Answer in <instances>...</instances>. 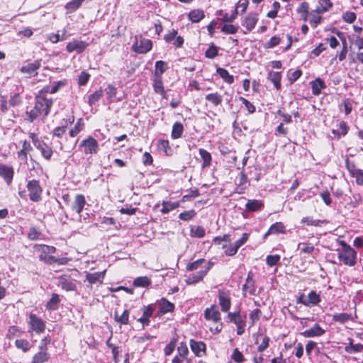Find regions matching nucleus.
<instances>
[{"label": "nucleus", "mask_w": 363, "mask_h": 363, "mask_svg": "<svg viewBox=\"0 0 363 363\" xmlns=\"http://www.w3.org/2000/svg\"><path fill=\"white\" fill-rule=\"evenodd\" d=\"M35 147L40 150L42 156L45 159L50 160L51 158L52 155V148L45 143L40 142L39 146H35Z\"/></svg>", "instance_id": "nucleus-26"}, {"label": "nucleus", "mask_w": 363, "mask_h": 363, "mask_svg": "<svg viewBox=\"0 0 363 363\" xmlns=\"http://www.w3.org/2000/svg\"><path fill=\"white\" fill-rule=\"evenodd\" d=\"M223 248L225 250V255L228 256H233L235 255L238 250L233 244H230L229 245H225L223 246Z\"/></svg>", "instance_id": "nucleus-57"}, {"label": "nucleus", "mask_w": 363, "mask_h": 363, "mask_svg": "<svg viewBox=\"0 0 363 363\" xmlns=\"http://www.w3.org/2000/svg\"><path fill=\"white\" fill-rule=\"evenodd\" d=\"M87 46L86 42L74 39L67 43L66 50L68 52H76L79 54L83 52Z\"/></svg>", "instance_id": "nucleus-8"}, {"label": "nucleus", "mask_w": 363, "mask_h": 363, "mask_svg": "<svg viewBox=\"0 0 363 363\" xmlns=\"http://www.w3.org/2000/svg\"><path fill=\"white\" fill-rule=\"evenodd\" d=\"M191 235L196 238H203L205 235V230L201 226H194L191 228Z\"/></svg>", "instance_id": "nucleus-47"}, {"label": "nucleus", "mask_w": 363, "mask_h": 363, "mask_svg": "<svg viewBox=\"0 0 363 363\" xmlns=\"http://www.w3.org/2000/svg\"><path fill=\"white\" fill-rule=\"evenodd\" d=\"M263 206H264V203L262 201L252 199V200L247 201V202L245 205V208H246V210L248 211H256L259 210L261 208H262Z\"/></svg>", "instance_id": "nucleus-22"}, {"label": "nucleus", "mask_w": 363, "mask_h": 363, "mask_svg": "<svg viewBox=\"0 0 363 363\" xmlns=\"http://www.w3.org/2000/svg\"><path fill=\"white\" fill-rule=\"evenodd\" d=\"M318 5L315 9V12L318 13H324L333 6L330 0H317Z\"/></svg>", "instance_id": "nucleus-21"}, {"label": "nucleus", "mask_w": 363, "mask_h": 363, "mask_svg": "<svg viewBox=\"0 0 363 363\" xmlns=\"http://www.w3.org/2000/svg\"><path fill=\"white\" fill-rule=\"evenodd\" d=\"M325 333V330L323 329L319 325L315 324L310 329L306 330L302 332L301 334L302 336L305 337H319L323 335Z\"/></svg>", "instance_id": "nucleus-11"}, {"label": "nucleus", "mask_w": 363, "mask_h": 363, "mask_svg": "<svg viewBox=\"0 0 363 363\" xmlns=\"http://www.w3.org/2000/svg\"><path fill=\"white\" fill-rule=\"evenodd\" d=\"M206 100L211 102L213 106H217L221 104L223 96L218 92L211 93L206 96Z\"/></svg>", "instance_id": "nucleus-30"}, {"label": "nucleus", "mask_w": 363, "mask_h": 363, "mask_svg": "<svg viewBox=\"0 0 363 363\" xmlns=\"http://www.w3.org/2000/svg\"><path fill=\"white\" fill-rule=\"evenodd\" d=\"M268 79L274 84V87L278 90L281 87V75L279 72H269Z\"/></svg>", "instance_id": "nucleus-25"}, {"label": "nucleus", "mask_w": 363, "mask_h": 363, "mask_svg": "<svg viewBox=\"0 0 363 363\" xmlns=\"http://www.w3.org/2000/svg\"><path fill=\"white\" fill-rule=\"evenodd\" d=\"M152 47V41L147 38L135 37V42L132 45V50L138 53L144 54L149 52Z\"/></svg>", "instance_id": "nucleus-5"}, {"label": "nucleus", "mask_w": 363, "mask_h": 363, "mask_svg": "<svg viewBox=\"0 0 363 363\" xmlns=\"http://www.w3.org/2000/svg\"><path fill=\"white\" fill-rule=\"evenodd\" d=\"M242 291L245 296L247 293H249L251 295H254L255 294L256 288L255 286V282L251 272L247 275L246 282L242 286Z\"/></svg>", "instance_id": "nucleus-15"}, {"label": "nucleus", "mask_w": 363, "mask_h": 363, "mask_svg": "<svg viewBox=\"0 0 363 363\" xmlns=\"http://www.w3.org/2000/svg\"><path fill=\"white\" fill-rule=\"evenodd\" d=\"M196 216V211L194 210H189L184 212H182L179 214V217L181 220L184 221H189L194 218Z\"/></svg>", "instance_id": "nucleus-48"}, {"label": "nucleus", "mask_w": 363, "mask_h": 363, "mask_svg": "<svg viewBox=\"0 0 363 363\" xmlns=\"http://www.w3.org/2000/svg\"><path fill=\"white\" fill-rule=\"evenodd\" d=\"M80 6L81 5L79 4V1L72 0L65 5V9L67 10L68 13H72L78 9Z\"/></svg>", "instance_id": "nucleus-51"}, {"label": "nucleus", "mask_w": 363, "mask_h": 363, "mask_svg": "<svg viewBox=\"0 0 363 363\" xmlns=\"http://www.w3.org/2000/svg\"><path fill=\"white\" fill-rule=\"evenodd\" d=\"M177 338L176 337H174L170 342L169 344H167L164 350V354L166 355H170L174 348H175V346H176V342H177Z\"/></svg>", "instance_id": "nucleus-54"}, {"label": "nucleus", "mask_w": 363, "mask_h": 363, "mask_svg": "<svg viewBox=\"0 0 363 363\" xmlns=\"http://www.w3.org/2000/svg\"><path fill=\"white\" fill-rule=\"evenodd\" d=\"M199 155L203 160V163L201 164L202 168L209 167L212 160L211 154L204 149H199Z\"/></svg>", "instance_id": "nucleus-29"}, {"label": "nucleus", "mask_w": 363, "mask_h": 363, "mask_svg": "<svg viewBox=\"0 0 363 363\" xmlns=\"http://www.w3.org/2000/svg\"><path fill=\"white\" fill-rule=\"evenodd\" d=\"M298 247L301 249V252L306 254H311L314 250V246L305 243H299Z\"/></svg>", "instance_id": "nucleus-58"}, {"label": "nucleus", "mask_w": 363, "mask_h": 363, "mask_svg": "<svg viewBox=\"0 0 363 363\" xmlns=\"http://www.w3.org/2000/svg\"><path fill=\"white\" fill-rule=\"evenodd\" d=\"M320 223H321L320 220H313L311 217H305V218H303L301 220V223L306 224L308 225L318 226L320 225Z\"/></svg>", "instance_id": "nucleus-63"}, {"label": "nucleus", "mask_w": 363, "mask_h": 363, "mask_svg": "<svg viewBox=\"0 0 363 363\" xmlns=\"http://www.w3.org/2000/svg\"><path fill=\"white\" fill-rule=\"evenodd\" d=\"M104 277V272H95L88 273L86 274V279L91 284H95L96 282H101Z\"/></svg>", "instance_id": "nucleus-33"}, {"label": "nucleus", "mask_w": 363, "mask_h": 363, "mask_svg": "<svg viewBox=\"0 0 363 363\" xmlns=\"http://www.w3.org/2000/svg\"><path fill=\"white\" fill-rule=\"evenodd\" d=\"M204 315L206 320H212L215 323L218 322L220 319V312L215 306L206 308Z\"/></svg>", "instance_id": "nucleus-16"}, {"label": "nucleus", "mask_w": 363, "mask_h": 363, "mask_svg": "<svg viewBox=\"0 0 363 363\" xmlns=\"http://www.w3.org/2000/svg\"><path fill=\"white\" fill-rule=\"evenodd\" d=\"M231 358L237 363L243 362L245 360L242 353L238 348L234 349Z\"/></svg>", "instance_id": "nucleus-53"}, {"label": "nucleus", "mask_w": 363, "mask_h": 363, "mask_svg": "<svg viewBox=\"0 0 363 363\" xmlns=\"http://www.w3.org/2000/svg\"><path fill=\"white\" fill-rule=\"evenodd\" d=\"M349 170L352 173V175L356 178V182L358 184H363V172L361 169H351L349 167Z\"/></svg>", "instance_id": "nucleus-45"}, {"label": "nucleus", "mask_w": 363, "mask_h": 363, "mask_svg": "<svg viewBox=\"0 0 363 363\" xmlns=\"http://www.w3.org/2000/svg\"><path fill=\"white\" fill-rule=\"evenodd\" d=\"M206 57L208 58H214L218 55V49L215 45L210 46L205 52Z\"/></svg>", "instance_id": "nucleus-60"}, {"label": "nucleus", "mask_w": 363, "mask_h": 363, "mask_svg": "<svg viewBox=\"0 0 363 363\" xmlns=\"http://www.w3.org/2000/svg\"><path fill=\"white\" fill-rule=\"evenodd\" d=\"M180 204L179 201L171 202L164 201L162 202V208L161 209V212L164 214L168 213L171 211L179 207Z\"/></svg>", "instance_id": "nucleus-31"}, {"label": "nucleus", "mask_w": 363, "mask_h": 363, "mask_svg": "<svg viewBox=\"0 0 363 363\" xmlns=\"http://www.w3.org/2000/svg\"><path fill=\"white\" fill-rule=\"evenodd\" d=\"M258 21V17L257 14H248L245 18V20L242 23V26L247 29V32L251 31L255 26L257 22Z\"/></svg>", "instance_id": "nucleus-18"}, {"label": "nucleus", "mask_w": 363, "mask_h": 363, "mask_svg": "<svg viewBox=\"0 0 363 363\" xmlns=\"http://www.w3.org/2000/svg\"><path fill=\"white\" fill-rule=\"evenodd\" d=\"M28 325L33 330L38 334L43 333L45 329L44 321L33 313H30L29 315Z\"/></svg>", "instance_id": "nucleus-7"}, {"label": "nucleus", "mask_w": 363, "mask_h": 363, "mask_svg": "<svg viewBox=\"0 0 363 363\" xmlns=\"http://www.w3.org/2000/svg\"><path fill=\"white\" fill-rule=\"evenodd\" d=\"M269 342V337H267L266 335L262 336V342L259 344V345L258 346L257 350L259 352H262L264 350H265L268 347Z\"/></svg>", "instance_id": "nucleus-59"}, {"label": "nucleus", "mask_w": 363, "mask_h": 363, "mask_svg": "<svg viewBox=\"0 0 363 363\" xmlns=\"http://www.w3.org/2000/svg\"><path fill=\"white\" fill-rule=\"evenodd\" d=\"M279 259H280V256L278 255H268L266 258L267 264L270 267H272V266L277 264V262L279 261Z\"/></svg>", "instance_id": "nucleus-62"}, {"label": "nucleus", "mask_w": 363, "mask_h": 363, "mask_svg": "<svg viewBox=\"0 0 363 363\" xmlns=\"http://www.w3.org/2000/svg\"><path fill=\"white\" fill-rule=\"evenodd\" d=\"M0 176L5 179L8 184H9L11 182L13 176V168L5 164H1Z\"/></svg>", "instance_id": "nucleus-17"}, {"label": "nucleus", "mask_w": 363, "mask_h": 363, "mask_svg": "<svg viewBox=\"0 0 363 363\" xmlns=\"http://www.w3.org/2000/svg\"><path fill=\"white\" fill-rule=\"evenodd\" d=\"M261 315V311L259 309H255L250 313V325H253L256 321H257Z\"/></svg>", "instance_id": "nucleus-55"}, {"label": "nucleus", "mask_w": 363, "mask_h": 363, "mask_svg": "<svg viewBox=\"0 0 363 363\" xmlns=\"http://www.w3.org/2000/svg\"><path fill=\"white\" fill-rule=\"evenodd\" d=\"M311 86L313 94L314 95H318L320 93L321 89L325 87V85L323 80L318 78L311 82Z\"/></svg>", "instance_id": "nucleus-32"}, {"label": "nucleus", "mask_w": 363, "mask_h": 363, "mask_svg": "<svg viewBox=\"0 0 363 363\" xmlns=\"http://www.w3.org/2000/svg\"><path fill=\"white\" fill-rule=\"evenodd\" d=\"M52 105V100L48 99L42 93L36 96L35 104L33 108L27 111V115L30 121H33L40 115L47 116Z\"/></svg>", "instance_id": "nucleus-1"}, {"label": "nucleus", "mask_w": 363, "mask_h": 363, "mask_svg": "<svg viewBox=\"0 0 363 363\" xmlns=\"http://www.w3.org/2000/svg\"><path fill=\"white\" fill-rule=\"evenodd\" d=\"M184 131V127L181 123H175L172 127V137L177 139L182 137Z\"/></svg>", "instance_id": "nucleus-39"}, {"label": "nucleus", "mask_w": 363, "mask_h": 363, "mask_svg": "<svg viewBox=\"0 0 363 363\" xmlns=\"http://www.w3.org/2000/svg\"><path fill=\"white\" fill-rule=\"evenodd\" d=\"M218 74L220 75L221 78L224 79V81L228 84H232L234 81L233 76L230 74L229 72L223 69V68H218L217 69Z\"/></svg>", "instance_id": "nucleus-40"}, {"label": "nucleus", "mask_w": 363, "mask_h": 363, "mask_svg": "<svg viewBox=\"0 0 363 363\" xmlns=\"http://www.w3.org/2000/svg\"><path fill=\"white\" fill-rule=\"evenodd\" d=\"M339 244L342 247L341 249L337 250L339 260L345 265L354 266L357 262V252L355 250L344 240H340Z\"/></svg>", "instance_id": "nucleus-2"}, {"label": "nucleus", "mask_w": 363, "mask_h": 363, "mask_svg": "<svg viewBox=\"0 0 363 363\" xmlns=\"http://www.w3.org/2000/svg\"><path fill=\"white\" fill-rule=\"evenodd\" d=\"M103 96V91L101 89L96 91L94 94H91L89 97V104L91 106L98 101Z\"/></svg>", "instance_id": "nucleus-50"}, {"label": "nucleus", "mask_w": 363, "mask_h": 363, "mask_svg": "<svg viewBox=\"0 0 363 363\" xmlns=\"http://www.w3.org/2000/svg\"><path fill=\"white\" fill-rule=\"evenodd\" d=\"M228 316L230 320L235 323L236 326L245 323L239 313H229Z\"/></svg>", "instance_id": "nucleus-43"}, {"label": "nucleus", "mask_w": 363, "mask_h": 363, "mask_svg": "<svg viewBox=\"0 0 363 363\" xmlns=\"http://www.w3.org/2000/svg\"><path fill=\"white\" fill-rule=\"evenodd\" d=\"M151 284V280L147 277H140L133 281V285L137 287H147Z\"/></svg>", "instance_id": "nucleus-41"}, {"label": "nucleus", "mask_w": 363, "mask_h": 363, "mask_svg": "<svg viewBox=\"0 0 363 363\" xmlns=\"http://www.w3.org/2000/svg\"><path fill=\"white\" fill-rule=\"evenodd\" d=\"M32 147L29 143L24 141L22 145V149L18 152V158L24 162L28 160V154L32 150Z\"/></svg>", "instance_id": "nucleus-20"}, {"label": "nucleus", "mask_w": 363, "mask_h": 363, "mask_svg": "<svg viewBox=\"0 0 363 363\" xmlns=\"http://www.w3.org/2000/svg\"><path fill=\"white\" fill-rule=\"evenodd\" d=\"M190 347L197 357H202L206 353V345L203 342L191 340Z\"/></svg>", "instance_id": "nucleus-12"}, {"label": "nucleus", "mask_w": 363, "mask_h": 363, "mask_svg": "<svg viewBox=\"0 0 363 363\" xmlns=\"http://www.w3.org/2000/svg\"><path fill=\"white\" fill-rule=\"evenodd\" d=\"M203 18L204 13L201 10H193L189 13V19L193 23L199 22Z\"/></svg>", "instance_id": "nucleus-36"}, {"label": "nucleus", "mask_w": 363, "mask_h": 363, "mask_svg": "<svg viewBox=\"0 0 363 363\" xmlns=\"http://www.w3.org/2000/svg\"><path fill=\"white\" fill-rule=\"evenodd\" d=\"M218 299L222 311L227 312L230 308V298L229 294L223 291H219Z\"/></svg>", "instance_id": "nucleus-13"}, {"label": "nucleus", "mask_w": 363, "mask_h": 363, "mask_svg": "<svg viewBox=\"0 0 363 363\" xmlns=\"http://www.w3.org/2000/svg\"><path fill=\"white\" fill-rule=\"evenodd\" d=\"M15 345L18 349L21 350L24 352L28 351L31 347L30 342L24 339L16 340Z\"/></svg>", "instance_id": "nucleus-42"}, {"label": "nucleus", "mask_w": 363, "mask_h": 363, "mask_svg": "<svg viewBox=\"0 0 363 363\" xmlns=\"http://www.w3.org/2000/svg\"><path fill=\"white\" fill-rule=\"evenodd\" d=\"M85 203L86 200L84 196L82 194H77L72 204V209L74 210L77 214H80L84 208Z\"/></svg>", "instance_id": "nucleus-14"}, {"label": "nucleus", "mask_w": 363, "mask_h": 363, "mask_svg": "<svg viewBox=\"0 0 363 363\" xmlns=\"http://www.w3.org/2000/svg\"><path fill=\"white\" fill-rule=\"evenodd\" d=\"M202 267H210L207 265V262L203 259H198L195 262H193L189 264L186 267V269L189 271H194L199 269L201 270Z\"/></svg>", "instance_id": "nucleus-24"}, {"label": "nucleus", "mask_w": 363, "mask_h": 363, "mask_svg": "<svg viewBox=\"0 0 363 363\" xmlns=\"http://www.w3.org/2000/svg\"><path fill=\"white\" fill-rule=\"evenodd\" d=\"M41 66V60H35L33 62L28 63L23 65L21 68L22 73L28 74L29 76H35L37 74V70Z\"/></svg>", "instance_id": "nucleus-9"}, {"label": "nucleus", "mask_w": 363, "mask_h": 363, "mask_svg": "<svg viewBox=\"0 0 363 363\" xmlns=\"http://www.w3.org/2000/svg\"><path fill=\"white\" fill-rule=\"evenodd\" d=\"M159 304L162 313L171 312L174 309V304L164 298L160 301Z\"/></svg>", "instance_id": "nucleus-37"}, {"label": "nucleus", "mask_w": 363, "mask_h": 363, "mask_svg": "<svg viewBox=\"0 0 363 363\" xmlns=\"http://www.w3.org/2000/svg\"><path fill=\"white\" fill-rule=\"evenodd\" d=\"M351 318V315L346 313H337L333 315V319L335 322L344 323Z\"/></svg>", "instance_id": "nucleus-44"}, {"label": "nucleus", "mask_w": 363, "mask_h": 363, "mask_svg": "<svg viewBox=\"0 0 363 363\" xmlns=\"http://www.w3.org/2000/svg\"><path fill=\"white\" fill-rule=\"evenodd\" d=\"M79 147L85 155H93L98 152L99 144L93 137L88 136L81 141Z\"/></svg>", "instance_id": "nucleus-4"}, {"label": "nucleus", "mask_w": 363, "mask_h": 363, "mask_svg": "<svg viewBox=\"0 0 363 363\" xmlns=\"http://www.w3.org/2000/svg\"><path fill=\"white\" fill-rule=\"evenodd\" d=\"M238 26H235L231 24H225L221 29L222 32L227 34H234L238 31Z\"/></svg>", "instance_id": "nucleus-56"}, {"label": "nucleus", "mask_w": 363, "mask_h": 363, "mask_svg": "<svg viewBox=\"0 0 363 363\" xmlns=\"http://www.w3.org/2000/svg\"><path fill=\"white\" fill-rule=\"evenodd\" d=\"M177 353L180 357L185 359L189 353V350L185 343L181 342L177 347Z\"/></svg>", "instance_id": "nucleus-52"}, {"label": "nucleus", "mask_w": 363, "mask_h": 363, "mask_svg": "<svg viewBox=\"0 0 363 363\" xmlns=\"http://www.w3.org/2000/svg\"><path fill=\"white\" fill-rule=\"evenodd\" d=\"M248 238H249V234L245 233L242 234V238L240 239H239L238 240H237L236 242H235L233 243V245L238 250L242 245H244L247 242Z\"/></svg>", "instance_id": "nucleus-64"}, {"label": "nucleus", "mask_w": 363, "mask_h": 363, "mask_svg": "<svg viewBox=\"0 0 363 363\" xmlns=\"http://www.w3.org/2000/svg\"><path fill=\"white\" fill-rule=\"evenodd\" d=\"M307 302H304V306H309L311 305H316L320 301L319 295L312 291L308 295Z\"/></svg>", "instance_id": "nucleus-38"}, {"label": "nucleus", "mask_w": 363, "mask_h": 363, "mask_svg": "<svg viewBox=\"0 0 363 363\" xmlns=\"http://www.w3.org/2000/svg\"><path fill=\"white\" fill-rule=\"evenodd\" d=\"M247 182V177L246 174L243 172H241L240 174L239 182L238 184V191L241 193L242 190L245 189V184Z\"/></svg>", "instance_id": "nucleus-46"}, {"label": "nucleus", "mask_w": 363, "mask_h": 363, "mask_svg": "<svg viewBox=\"0 0 363 363\" xmlns=\"http://www.w3.org/2000/svg\"><path fill=\"white\" fill-rule=\"evenodd\" d=\"M60 303V298L57 294H52V297L50 301L47 303L45 307L46 309L50 311H54L57 308L58 304Z\"/></svg>", "instance_id": "nucleus-35"}, {"label": "nucleus", "mask_w": 363, "mask_h": 363, "mask_svg": "<svg viewBox=\"0 0 363 363\" xmlns=\"http://www.w3.org/2000/svg\"><path fill=\"white\" fill-rule=\"evenodd\" d=\"M61 284L62 289L66 291H74L76 289L75 284L72 281L65 279Z\"/></svg>", "instance_id": "nucleus-61"}, {"label": "nucleus", "mask_w": 363, "mask_h": 363, "mask_svg": "<svg viewBox=\"0 0 363 363\" xmlns=\"http://www.w3.org/2000/svg\"><path fill=\"white\" fill-rule=\"evenodd\" d=\"M285 232V227L284 224L281 222L275 223L272 225L266 233L265 236L270 234H277V233H284Z\"/></svg>", "instance_id": "nucleus-28"}, {"label": "nucleus", "mask_w": 363, "mask_h": 363, "mask_svg": "<svg viewBox=\"0 0 363 363\" xmlns=\"http://www.w3.org/2000/svg\"><path fill=\"white\" fill-rule=\"evenodd\" d=\"M114 318L116 321L121 324H128L129 319V311L125 310L121 315H119L118 311H115Z\"/></svg>", "instance_id": "nucleus-34"}, {"label": "nucleus", "mask_w": 363, "mask_h": 363, "mask_svg": "<svg viewBox=\"0 0 363 363\" xmlns=\"http://www.w3.org/2000/svg\"><path fill=\"white\" fill-rule=\"evenodd\" d=\"M27 189L29 191V197L31 201L38 202L41 200L43 190L38 181L35 179L29 181L27 184Z\"/></svg>", "instance_id": "nucleus-6"}, {"label": "nucleus", "mask_w": 363, "mask_h": 363, "mask_svg": "<svg viewBox=\"0 0 363 363\" xmlns=\"http://www.w3.org/2000/svg\"><path fill=\"white\" fill-rule=\"evenodd\" d=\"M209 269L210 267H202V269L196 274H192L189 276L186 280V283L188 284H193L200 281L206 276Z\"/></svg>", "instance_id": "nucleus-10"}, {"label": "nucleus", "mask_w": 363, "mask_h": 363, "mask_svg": "<svg viewBox=\"0 0 363 363\" xmlns=\"http://www.w3.org/2000/svg\"><path fill=\"white\" fill-rule=\"evenodd\" d=\"M167 69V65L163 61H157L155 63V77L161 76V74L165 72Z\"/></svg>", "instance_id": "nucleus-49"}, {"label": "nucleus", "mask_w": 363, "mask_h": 363, "mask_svg": "<svg viewBox=\"0 0 363 363\" xmlns=\"http://www.w3.org/2000/svg\"><path fill=\"white\" fill-rule=\"evenodd\" d=\"M153 88L156 93L160 94L163 98H166V92L163 86L161 76L155 77L153 82Z\"/></svg>", "instance_id": "nucleus-19"}, {"label": "nucleus", "mask_w": 363, "mask_h": 363, "mask_svg": "<svg viewBox=\"0 0 363 363\" xmlns=\"http://www.w3.org/2000/svg\"><path fill=\"white\" fill-rule=\"evenodd\" d=\"M36 250L40 253L39 258L47 264H53L57 262V259L51 255L55 253L56 248L53 246L45 245H37Z\"/></svg>", "instance_id": "nucleus-3"}, {"label": "nucleus", "mask_w": 363, "mask_h": 363, "mask_svg": "<svg viewBox=\"0 0 363 363\" xmlns=\"http://www.w3.org/2000/svg\"><path fill=\"white\" fill-rule=\"evenodd\" d=\"M309 5L307 2H302L296 9L297 13L303 21H307Z\"/></svg>", "instance_id": "nucleus-27"}, {"label": "nucleus", "mask_w": 363, "mask_h": 363, "mask_svg": "<svg viewBox=\"0 0 363 363\" xmlns=\"http://www.w3.org/2000/svg\"><path fill=\"white\" fill-rule=\"evenodd\" d=\"M50 354L45 350H40L33 357L32 363H44L48 361Z\"/></svg>", "instance_id": "nucleus-23"}]
</instances>
